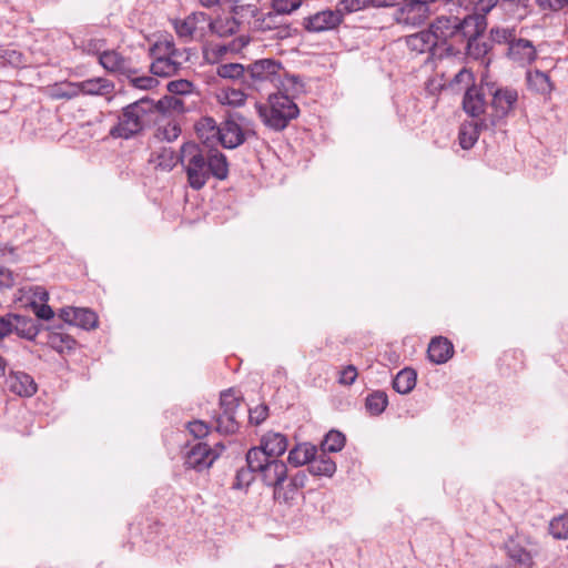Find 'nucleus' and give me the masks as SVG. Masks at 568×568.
Listing matches in <instances>:
<instances>
[{
  "label": "nucleus",
  "instance_id": "nucleus-1",
  "mask_svg": "<svg viewBox=\"0 0 568 568\" xmlns=\"http://www.w3.org/2000/svg\"><path fill=\"white\" fill-rule=\"evenodd\" d=\"M485 29L483 14H466L464 18L440 16L429 27L439 58L464 51L475 57L486 53V45L478 52L473 51L475 45L478 49L477 39Z\"/></svg>",
  "mask_w": 568,
  "mask_h": 568
},
{
  "label": "nucleus",
  "instance_id": "nucleus-2",
  "mask_svg": "<svg viewBox=\"0 0 568 568\" xmlns=\"http://www.w3.org/2000/svg\"><path fill=\"white\" fill-rule=\"evenodd\" d=\"M179 161L185 172L187 185L194 191L202 190L211 176L220 181L229 176V163L223 153L205 152L193 142L181 146Z\"/></svg>",
  "mask_w": 568,
  "mask_h": 568
},
{
  "label": "nucleus",
  "instance_id": "nucleus-3",
  "mask_svg": "<svg viewBox=\"0 0 568 568\" xmlns=\"http://www.w3.org/2000/svg\"><path fill=\"white\" fill-rule=\"evenodd\" d=\"M284 68L281 61L275 59H260L247 65V84L260 90L264 84L272 83L275 87L281 84L284 91H292L293 94H300L304 91V85L295 75H286L282 80Z\"/></svg>",
  "mask_w": 568,
  "mask_h": 568
},
{
  "label": "nucleus",
  "instance_id": "nucleus-4",
  "mask_svg": "<svg viewBox=\"0 0 568 568\" xmlns=\"http://www.w3.org/2000/svg\"><path fill=\"white\" fill-rule=\"evenodd\" d=\"M156 111L153 100L142 98L122 109L118 123L111 128L110 135L114 139H131L139 134L151 122Z\"/></svg>",
  "mask_w": 568,
  "mask_h": 568
},
{
  "label": "nucleus",
  "instance_id": "nucleus-5",
  "mask_svg": "<svg viewBox=\"0 0 568 568\" xmlns=\"http://www.w3.org/2000/svg\"><path fill=\"white\" fill-rule=\"evenodd\" d=\"M295 95L292 91L270 94L266 103L256 105L262 122L271 130H284L300 114V109L293 101Z\"/></svg>",
  "mask_w": 568,
  "mask_h": 568
},
{
  "label": "nucleus",
  "instance_id": "nucleus-6",
  "mask_svg": "<svg viewBox=\"0 0 568 568\" xmlns=\"http://www.w3.org/2000/svg\"><path fill=\"white\" fill-rule=\"evenodd\" d=\"M486 90L491 97V113L486 119L494 128L514 110L518 101V92L513 88H499L495 83H486Z\"/></svg>",
  "mask_w": 568,
  "mask_h": 568
},
{
  "label": "nucleus",
  "instance_id": "nucleus-7",
  "mask_svg": "<svg viewBox=\"0 0 568 568\" xmlns=\"http://www.w3.org/2000/svg\"><path fill=\"white\" fill-rule=\"evenodd\" d=\"M240 397L232 389L221 393L220 413L216 416V430L223 434H234L239 429L237 409L240 407Z\"/></svg>",
  "mask_w": 568,
  "mask_h": 568
},
{
  "label": "nucleus",
  "instance_id": "nucleus-8",
  "mask_svg": "<svg viewBox=\"0 0 568 568\" xmlns=\"http://www.w3.org/2000/svg\"><path fill=\"white\" fill-rule=\"evenodd\" d=\"M224 445L217 443L213 448L206 443L195 444L185 455V466L187 468L202 471L212 466L214 460L224 450Z\"/></svg>",
  "mask_w": 568,
  "mask_h": 568
},
{
  "label": "nucleus",
  "instance_id": "nucleus-9",
  "mask_svg": "<svg viewBox=\"0 0 568 568\" xmlns=\"http://www.w3.org/2000/svg\"><path fill=\"white\" fill-rule=\"evenodd\" d=\"M173 24L176 34L189 41L205 36L209 27V16L204 12H193L183 20H175Z\"/></svg>",
  "mask_w": 568,
  "mask_h": 568
},
{
  "label": "nucleus",
  "instance_id": "nucleus-10",
  "mask_svg": "<svg viewBox=\"0 0 568 568\" xmlns=\"http://www.w3.org/2000/svg\"><path fill=\"white\" fill-rule=\"evenodd\" d=\"M343 22L337 9L318 11L304 19L303 26L310 32H324L337 28Z\"/></svg>",
  "mask_w": 568,
  "mask_h": 568
},
{
  "label": "nucleus",
  "instance_id": "nucleus-11",
  "mask_svg": "<svg viewBox=\"0 0 568 568\" xmlns=\"http://www.w3.org/2000/svg\"><path fill=\"white\" fill-rule=\"evenodd\" d=\"M99 64L109 73L131 77L136 70L131 68L130 59L114 49H106L98 60Z\"/></svg>",
  "mask_w": 568,
  "mask_h": 568
},
{
  "label": "nucleus",
  "instance_id": "nucleus-12",
  "mask_svg": "<svg viewBox=\"0 0 568 568\" xmlns=\"http://www.w3.org/2000/svg\"><path fill=\"white\" fill-rule=\"evenodd\" d=\"M250 131H244L235 116H229L220 125L219 142L223 148L235 149L241 145Z\"/></svg>",
  "mask_w": 568,
  "mask_h": 568
},
{
  "label": "nucleus",
  "instance_id": "nucleus-13",
  "mask_svg": "<svg viewBox=\"0 0 568 568\" xmlns=\"http://www.w3.org/2000/svg\"><path fill=\"white\" fill-rule=\"evenodd\" d=\"M60 318L70 325L81 327L83 329H92L98 325L97 314L89 308L63 307L60 310Z\"/></svg>",
  "mask_w": 568,
  "mask_h": 568
},
{
  "label": "nucleus",
  "instance_id": "nucleus-14",
  "mask_svg": "<svg viewBox=\"0 0 568 568\" xmlns=\"http://www.w3.org/2000/svg\"><path fill=\"white\" fill-rule=\"evenodd\" d=\"M6 386L20 397H31L38 389L33 377L21 371H11L6 377Z\"/></svg>",
  "mask_w": 568,
  "mask_h": 568
},
{
  "label": "nucleus",
  "instance_id": "nucleus-15",
  "mask_svg": "<svg viewBox=\"0 0 568 568\" xmlns=\"http://www.w3.org/2000/svg\"><path fill=\"white\" fill-rule=\"evenodd\" d=\"M493 129L487 119H477L465 122L459 130V144L464 150H468L477 142L479 134L484 130Z\"/></svg>",
  "mask_w": 568,
  "mask_h": 568
},
{
  "label": "nucleus",
  "instance_id": "nucleus-16",
  "mask_svg": "<svg viewBox=\"0 0 568 568\" xmlns=\"http://www.w3.org/2000/svg\"><path fill=\"white\" fill-rule=\"evenodd\" d=\"M78 87L79 94L85 95L109 97L112 95L115 90V84L103 77L91 78L78 82Z\"/></svg>",
  "mask_w": 568,
  "mask_h": 568
},
{
  "label": "nucleus",
  "instance_id": "nucleus-17",
  "mask_svg": "<svg viewBox=\"0 0 568 568\" xmlns=\"http://www.w3.org/2000/svg\"><path fill=\"white\" fill-rule=\"evenodd\" d=\"M485 106L486 101L483 88L475 85L467 88L463 99L464 111L475 120L484 113Z\"/></svg>",
  "mask_w": 568,
  "mask_h": 568
},
{
  "label": "nucleus",
  "instance_id": "nucleus-18",
  "mask_svg": "<svg viewBox=\"0 0 568 568\" xmlns=\"http://www.w3.org/2000/svg\"><path fill=\"white\" fill-rule=\"evenodd\" d=\"M258 473L261 474L264 484L273 487L274 489L285 479V476L287 475V466L283 460L272 458Z\"/></svg>",
  "mask_w": 568,
  "mask_h": 568
},
{
  "label": "nucleus",
  "instance_id": "nucleus-19",
  "mask_svg": "<svg viewBox=\"0 0 568 568\" xmlns=\"http://www.w3.org/2000/svg\"><path fill=\"white\" fill-rule=\"evenodd\" d=\"M507 54L516 62L529 63L536 59V49L531 41L516 38L508 48Z\"/></svg>",
  "mask_w": 568,
  "mask_h": 568
},
{
  "label": "nucleus",
  "instance_id": "nucleus-20",
  "mask_svg": "<svg viewBox=\"0 0 568 568\" xmlns=\"http://www.w3.org/2000/svg\"><path fill=\"white\" fill-rule=\"evenodd\" d=\"M454 353L453 344L445 337H435L427 349L428 358L435 364L446 363Z\"/></svg>",
  "mask_w": 568,
  "mask_h": 568
},
{
  "label": "nucleus",
  "instance_id": "nucleus-21",
  "mask_svg": "<svg viewBox=\"0 0 568 568\" xmlns=\"http://www.w3.org/2000/svg\"><path fill=\"white\" fill-rule=\"evenodd\" d=\"M407 45L416 52H430L433 55L438 57V50L436 48L434 37L432 32L428 30H423L415 34L407 37Z\"/></svg>",
  "mask_w": 568,
  "mask_h": 568
},
{
  "label": "nucleus",
  "instance_id": "nucleus-22",
  "mask_svg": "<svg viewBox=\"0 0 568 568\" xmlns=\"http://www.w3.org/2000/svg\"><path fill=\"white\" fill-rule=\"evenodd\" d=\"M183 55H174L170 58H159L153 60L151 63L150 70L154 75L158 77H172L179 72L182 67V58Z\"/></svg>",
  "mask_w": 568,
  "mask_h": 568
},
{
  "label": "nucleus",
  "instance_id": "nucleus-23",
  "mask_svg": "<svg viewBox=\"0 0 568 568\" xmlns=\"http://www.w3.org/2000/svg\"><path fill=\"white\" fill-rule=\"evenodd\" d=\"M506 552L517 568H532L534 560L530 552L516 540L511 539L506 544Z\"/></svg>",
  "mask_w": 568,
  "mask_h": 568
},
{
  "label": "nucleus",
  "instance_id": "nucleus-24",
  "mask_svg": "<svg viewBox=\"0 0 568 568\" xmlns=\"http://www.w3.org/2000/svg\"><path fill=\"white\" fill-rule=\"evenodd\" d=\"M261 445L272 458L277 459L287 449V438L281 433L268 432L261 438Z\"/></svg>",
  "mask_w": 568,
  "mask_h": 568
},
{
  "label": "nucleus",
  "instance_id": "nucleus-25",
  "mask_svg": "<svg viewBox=\"0 0 568 568\" xmlns=\"http://www.w3.org/2000/svg\"><path fill=\"white\" fill-rule=\"evenodd\" d=\"M149 162L155 170L170 172L180 161L172 149L162 148L151 153Z\"/></svg>",
  "mask_w": 568,
  "mask_h": 568
},
{
  "label": "nucleus",
  "instance_id": "nucleus-26",
  "mask_svg": "<svg viewBox=\"0 0 568 568\" xmlns=\"http://www.w3.org/2000/svg\"><path fill=\"white\" fill-rule=\"evenodd\" d=\"M12 332L22 338L32 341L39 334V327L33 318L12 314Z\"/></svg>",
  "mask_w": 568,
  "mask_h": 568
},
{
  "label": "nucleus",
  "instance_id": "nucleus-27",
  "mask_svg": "<svg viewBox=\"0 0 568 568\" xmlns=\"http://www.w3.org/2000/svg\"><path fill=\"white\" fill-rule=\"evenodd\" d=\"M316 447L312 444L303 443L297 444L288 453V463L294 467H300L305 464H311L316 455Z\"/></svg>",
  "mask_w": 568,
  "mask_h": 568
},
{
  "label": "nucleus",
  "instance_id": "nucleus-28",
  "mask_svg": "<svg viewBox=\"0 0 568 568\" xmlns=\"http://www.w3.org/2000/svg\"><path fill=\"white\" fill-rule=\"evenodd\" d=\"M195 130L199 138L206 144L219 141L220 125L216 124L213 118L204 116L195 124Z\"/></svg>",
  "mask_w": 568,
  "mask_h": 568
},
{
  "label": "nucleus",
  "instance_id": "nucleus-29",
  "mask_svg": "<svg viewBox=\"0 0 568 568\" xmlns=\"http://www.w3.org/2000/svg\"><path fill=\"white\" fill-rule=\"evenodd\" d=\"M416 372L413 368L399 371L393 379V388L399 394L410 393L416 385Z\"/></svg>",
  "mask_w": 568,
  "mask_h": 568
},
{
  "label": "nucleus",
  "instance_id": "nucleus-30",
  "mask_svg": "<svg viewBox=\"0 0 568 568\" xmlns=\"http://www.w3.org/2000/svg\"><path fill=\"white\" fill-rule=\"evenodd\" d=\"M207 29L219 37H229L237 32L239 22L233 17L217 18L215 20H211L209 17Z\"/></svg>",
  "mask_w": 568,
  "mask_h": 568
},
{
  "label": "nucleus",
  "instance_id": "nucleus-31",
  "mask_svg": "<svg viewBox=\"0 0 568 568\" xmlns=\"http://www.w3.org/2000/svg\"><path fill=\"white\" fill-rule=\"evenodd\" d=\"M527 82L531 90L540 94H549L552 91V83L549 75L540 70L529 71Z\"/></svg>",
  "mask_w": 568,
  "mask_h": 568
},
{
  "label": "nucleus",
  "instance_id": "nucleus-32",
  "mask_svg": "<svg viewBox=\"0 0 568 568\" xmlns=\"http://www.w3.org/2000/svg\"><path fill=\"white\" fill-rule=\"evenodd\" d=\"M308 471L314 476L332 477L336 471V464L325 453L314 457L308 466Z\"/></svg>",
  "mask_w": 568,
  "mask_h": 568
},
{
  "label": "nucleus",
  "instance_id": "nucleus-33",
  "mask_svg": "<svg viewBox=\"0 0 568 568\" xmlns=\"http://www.w3.org/2000/svg\"><path fill=\"white\" fill-rule=\"evenodd\" d=\"M47 344L58 353L71 351L75 345V339L69 334L62 332H50L48 334Z\"/></svg>",
  "mask_w": 568,
  "mask_h": 568
},
{
  "label": "nucleus",
  "instance_id": "nucleus-34",
  "mask_svg": "<svg viewBox=\"0 0 568 568\" xmlns=\"http://www.w3.org/2000/svg\"><path fill=\"white\" fill-rule=\"evenodd\" d=\"M271 459V455L263 449L261 444L258 447H253L246 453L247 467L255 473H258Z\"/></svg>",
  "mask_w": 568,
  "mask_h": 568
},
{
  "label": "nucleus",
  "instance_id": "nucleus-35",
  "mask_svg": "<svg viewBox=\"0 0 568 568\" xmlns=\"http://www.w3.org/2000/svg\"><path fill=\"white\" fill-rule=\"evenodd\" d=\"M297 495L298 490L294 489L291 485L287 475L285 476V479L273 489L274 500L281 504H292Z\"/></svg>",
  "mask_w": 568,
  "mask_h": 568
},
{
  "label": "nucleus",
  "instance_id": "nucleus-36",
  "mask_svg": "<svg viewBox=\"0 0 568 568\" xmlns=\"http://www.w3.org/2000/svg\"><path fill=\"white\" fill-rule=\"evenodd\" d=\"M150 54L153 58V60H156L159 58H170L174 55H183L182 52H180L173 42V40H160L156 41L150 49Z\"/></svg>",
  "mask_w": 568,
  "mask_h": 568
},
{
  "label": "nucleus",
  "instance_id": "nucleus-37",
  "mask_svg": "<svg viewBox=\"0 0 568 568\" xmlns=\"http://www.w3.org/2000/svg\"><path fill=\"white\" fill-rule=\"evenodd\" d=\"M217 74L224 79H243L247 84V68L241 63H224L217 67Z\"/></svg>",
  "mask_w": 568,
  "mask_h": 568
},
{
  "label": "nucleus",
  "instance_id": "nucleus-38",
  "mask_svg": "<svg viewBox=\"0 0 568 568\" xmlns=\"http://www.w3.org/2000/svg\"><path fill=\"white\" fill-rule=\"evenodd\" d=\"M26 64L23 53L13 48H0V65L20 68Z\"/></svg>",
  "mask_w": 568,
  "mask_h": 568
},
{
  "label": "nucleus",
  "instance_id": "nucleus-39",
  "mask_svg": "<svg viewBox=\"0 0 568 568\" xmlns=\"http://www.w3.org/2000/svg\"><path fill=\"white\" fill-rule=\"evenodd\" d=\"M388 405L386 393L377 390L369 394L366 398L365 406L372 415L382 414Z\"/></svg>",
  "mask_w": 568,
  "mask_h": 568
},
{
  "label": "nucleus",
  "instance_id": "nucleus-40",
  "mask_svg": "<svg viewBox=\"0 0 568 568\" xmlns=\"http://www.w3.org/2000/svg\"><path fill=\"white\" fill-rule=\"evenodd\" d=\"M51 97L53 99H73L79 94L78 82H63L60 84H55L51 88Z\"/></svg>",
  "mask_w": 568,
  "mask_h": 568
},
{
  "label": "nucleus",
  "instance_id": "nucleus-41",
  "mask_svg": "<svg viewBox=\"0 0 568 568\" xmlns=\"http://www.w3.org/2000/svg\"><path fill=\"white\" fill-rule=\"evenodd\" d=\"M345 436L337 430H331L322 443L323 453H336L343 449Z\"/></svg>",
  "mask_w": 568,
  "mask_h": 568
},
{
  "label": "nucleus",
  "instance_id": "nucleus-42",
  "mask_svg": "<svg viewBox=\"0 0 568 568\" xmlns=\"http://www.w3.org/2000/svg\"><path fill=\"white\" fill-rule=\"evenodd\" d=\"M219 100L223 104L240 106L245 102L246 95L240 89L224 88L219 94Z\"/></svg>",
  "mask_w": 568,
  "mask_h": 568
},
{
  "label": "nucleus",
  "instance_id": "nucleus-43",
  "mask_svg": "<svg viewBox=\"0 0 568 568\" xmlns=\"http://www.w3.org/2000/svg\"><path fill=\"white\" fill-rule=\"evenodd\" d=\"M549 532L555 539H568V514L554 518L549 524Z\"/></svg>",
  "mask_w": 568,
  "mask_h": 568
},
{
  "label": "nucleus",
  "instance_id": "nucleus-44",
  "mask_svg": "<svg viewBox=\"0 0 568 568\" xmlns=\"http://www.w3.org/2000/svg\"><path fill=\"white\" fill-rule=\"evenodd\" d=\"M367 8H369L368 0H339L336 6L337 11H339L342 16V20L345 14L354 13Z\"/></svg>",
  "mask_w": 568,
  "mask_h": 568
},
{
  "label": "nucleus",
  "instance_id": "nucleus-45",
  "mask_svg": "<svg viewBox=\"0 0 568 568\" xmlns=\"http://www.w3.org/2000/svg\"><path fill=\"white\" fill-rule=\"evenodd\" d=\"M82 49L88 54L97 55L99 60L100 55L108 49V43L103 38H90L82 42Z\"/></svg>",
  "mask_w": 568,
  "mask_h": 568
},
{
  "label": "nucleus",
  "instance_id": "nucleus-46",
  "mask_svg": "<svg viewBox=\"0 0 568 568\" xmlns=\"http://www.w3.org/2000/svg\"><path fill=\"white\" fill-rule=\"evenodd\" d=\"M490 39L491 41L501 44H508L510 47L511 42L516 40L515 29L510 28H501L496 27L490 30Z\"/></svg>",
  "mask_w": 568,
  "mask_h": 568
},
{
  "label": "nucleus",
  "instance_id": "nucleus-47",
  "mask_svg": "<svg viewBox=\"0 0 568 568\" xmlns=\"http://www.w3.org/2000/svg\"><path fill=\"white\" fill-rule=\"evenodd\" d=\"M130 84L140 90H151L159 84V81L150 75H141L136 77L135 74H131V77H125Z\"/></svg>",
  "mask_w": 568,
  "mask_h": 568
},
{
  "label": "nucleus",
  "instance_id": "nucleus-48",
  "mask_svg": "<svg viewBox=\"0 0 568 568\" xmlns=\"http://www.w3.org/2000/svg\"><path fill=\"white\" fill-rule=\"evenodd\" d=\"M24 291L29 295L30 304L32 306H36L41 302H48L49 300V293L43 286L30 285L27 288H24Z\"/></svg>",
  "mask_w": 568,
  "mask_h": 568
},
{
  "label": "nucleus",
  "instance_id": "nucleus-49",
  "mask_svg": "<svg viewBox=\"0 0 568 568\" xmlns=\"http://www.w3.org/2000/svg\"><path fill=\"white\" fill-rule=\"evenodd\" d=\"M302 0H272L273 9L281 14H287L296 10Z\"/></svg>",
  "mask_w": 568,
  "mask_h": 568
},
{
  "label": "nucleus",
  "instance_id": "nucleus-50",
  "mask_svg": "<svg viewBox=\"0 0 568 568\" xmlns=\"http://www.w3.org/2000/svg\"><path fill=\"white\" fill-rule=\"evenodd\" d=\"M252 470L248 469H240L236 471L234 481L232 484V487L234 489H242L243 487H247L251 481L253 480Z\"/></svg>",
  "mask_w": 568,
  "mask_h": 568
},
{
  "label": "nucleus",
  "instance_id": "nucleus-51",
  "mask_svg": "<svg viewBox=\"0 0 568 568\" xmlns=\"http://www.w3.org/2000/svg\"><path fill=\"white\" fill-rule=\"evenodd\" d=\"M250 422L255 425L262 424L268 416V407L265 404L248 409Z\"/></svg>",
  "mask_w": 568,
  "mask_h": 568
},
{
  "label": "nucleus",
  "instance_id": "nucleus-52",
  "mask_svg": "<svg viewBox=\"0 0 568 568\" xmlns=\"http://www.w3.org/2000/svg\"><path fill=\"white\" fill-rule=\"evenodd\" d=\"M187 429L190 434L193 435L195 438H203L210 432L209 425L203 420L197 419L187 423Z\"/></svg>",
  "mask_w": 568,
  "mask_h": 568
},
{
  "label": "nucleus",
  "instance_id": "nucleus-53",
  "mask_svg": "<svg viewBox=\"0 0 568 568\" xmlns=\"http://www.w3.org/2000/svg\"><path fill=\"white\" fill-rule=\"evenodd\" d=\"M357 377V369L354 365L346 366L339 375L338 382L343 385H352Z\"/></svg>",
  "mask_w": 568,
  "mask_h": 568
},
{
  "label": "nucleus",
  "instance_id": "nucleus-54",
  "mask_svg": "<svg viewBox=\"0 0 568 568\" xmlns=\"http://www.w3.org/2000/svg\"><path fill=\"white\" fill-rule=\"evenodd\" d=\"M469 4L479 13L489 12L498 2V0H468Z\"/></svg>",
  "mask_w": 568,
  "mask_h": 568
},
{
  "label": "nucleus",
  "instance_id": "nucleus-55",
  "mask_svg": "<svg viewBox=\"0 0 568 568\" xmlns=\"http://www.w3.org/2000/svg\"><path fill=\"white\" fill-rule=\"evenodd\" d=\"M14 283V274L9 268L0 266V288L12 287Z\"/></svg>",
  "mask_w": 568,
  "mask_h": 568
},
{
  "label": "nucleus",
  "instance_id": "nucleus-56",
  "mask_svg": "<svg viewBox=\"0 0 568 568\" xmlns=\"http://www.w3.org/2000/svg\"><path fill=\"white\" fill-rule=\"evenodd\" d=\"M8 91L9 85L0 82V113L6 112L11 105V97Z\"/></svg>",
  "mask_w": 568,
  "mask_h": 568
},
{
  "label": "nucleus",
  "instance_id": "nucleus-57",
  "mask_svg": "<svg viewBox=\"0 0 568 568\" xmlns=\"http://www.w3.org/2000/svg\"><path fill=\"white\" fill-rule=\"evenodd\" d=\"M37 317L41 320H50L53 317L54 313L52 308L47 304V302H41L36 306H32Z\"/></svg>",
  "mask_w": 568,
  "mask_h": 568
},
{
  "label": "nucleus",
  "instance_id": "nucleus-58",
  "mask_svg": "<svg viewBox=\"0 0 568 568\" xmlns=\"http://www.w3.org/2000/svg\"><path fill=\"white\" fill-rule=\"evenodd\" d=\"M288 479L294 489H297L300 491L307 481V475L305 470H298L297 473L288 477Z\"/></svg>",
  "mask_w": 568,
  "mask_h": 568
},
{
  "label": "nucleus",
  "instance_id": "nucleus-59",
  "mask_svg": "<svg viewBox=\"0 0 568 568\" xmlns=\"http://www.w3.org/2000/svg\"><path fill=\"white\" fill-rule=\"evenodd\" d=\"M12 333V314L0 316V338Z\"/></svg>",
  "mask_w": 568,
  "mask_h": 568
},
{
  "label": "nucleus",
  "instance_id": "nucleus-60",
  "mask_svg": "<svg viewBox=\"0 0 568 568\" xmlns=\"http://www.w3.org/2000/svg\"><path fill=\"white\" fill-rule=\"evenodd\" d=\"M244 45H245V42H243V40L240 38L237 40H233L232 43H230L229 45H226V44L217 45V52L219 53H226L229 51L235 52V51H240Z\"/></svg>",
  "mask_w": 568,
  "mask_h": 568
},
{
  "label": "nucleus",
  "instance_id": "nucleus-61",
  "mask_svg": "<svg viewBox=\"0 0 568 568\" xmlns=\"http://www.w3.org/2000/svg\"><path fill=\"white\" fill-rule=\"evenodd\" d=\"M402 0H368L369 8L393 7L400 3Z\"/></svg>",
  "mask_w": 568,
  "mask_h": 568
},
{
  "label": "nucleus",
  "instance_id": "nucleus-62",
  "mask_svg": "<svg viewBox=\"0 0 568 568\" xmlns=\"http://www.w3.org/2000/svg\"><path fill=\"white\" fill-rule=\"evenodd\" d=\"M473 81V73L467 69H462L454 78V82L460 83L465 82L466 84Z\"/></svg>",
  "mask_w": 568,
  "mask_h": 568
},
{
  "label": "nucleus",
  "instance_id": "nucleus-63",
  "mask_svg": "<svg viewBox=\"0 0 568 568\" xmlns=\"http://www.w3.org/2000/svg\"><path fill=\"white\" fill-rule=\"evenodd\" d=\"M165 138L168 140H174L179 136L181 133V129L176 124L169 123L168 126L164 129Z\"/></svg>",
  "mask_w": 568,
  "mask_h": 568
},
{
  "label": "nucleus",
  "instance_id": "nucleus-64",
  "mask_svg": "<svg viewBox=\"0 0 568 568\" xmlns=\"http://www.w3.org/2000/svg\"><path fill=\"white\" fill-rule=\"evenodd\" d=\"M203 7L211 8L220 2V0H199Z\"/></svg>",
  "mask_w": 568,
  "mask_h": 568
}]
</instances>
